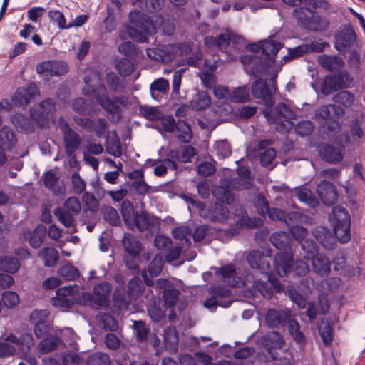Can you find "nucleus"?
<instances>
[{
  "label": "nucleus",
  "instance_id": "nucleus-2",
  "mask_svg": "<svg viewBox=\"0 0 365 365\" xmlns=\"http://www.w3.org/2000/svg\"><path fill=\"white\" fill-rule=\"evenodd\" d=\"M129 22L132 26L125 25L119 31V38H131L139 43L148 41V35L154 33L155 27L150 17L138 9L130 11Z\"/></svg>",
  "mask_w": 365,
  "mask_h": 365
},
{
  "label": "nucleus",
  "instance_id": "nucleus-8",
  "mask_svg": "<svg viewBox=\"0 0 365 365\" xmlns=\"http://www.w3.org/2000/svg\"><path fill=\"white\" fill-rule=\"evenodd\" d=\"M265 275L267 277L269 283L262 280H255L253 283V289L264 298L270 299L274 292H282L283 286L277 277V274L274 272V268L271 269L270 273Z\"/></svg>",
  "mask_w": 365,
  "mask_h": 365
},
{
  "label": "nucleus",
  "instance_id": "nucleus-60",
  "mask_svg": "<svg viewBox=\"0 0 365 365\" xmlns=\"http://www.w3.org/2000/svg\"><path fill=\"white\" fill-rule=\"evenodd\" d=\"M59 274L66 280H75L78 278L80 274L76 267L71 264H66L60 268Z\"/></svg>",
  "mask_w": 365,
  "mask_h": 365
},
{
  "label": "nucleus",
  "instance_id": "nucleus-24",
  "mask_svg": "<svg viewBox=\"0 0 365 365\" xmlns=\"http://www.w3.org/2000/svg\"><path fill=\"white\" fill-rule=\"evenodd\" d=\"M228 187L227 180L222 182L221 185L215 187L212 190L215 198L222 203L230 205L235 200V196Z\"/></svg>",
  "mask_w": 365,
  "mask_h": 365
},
{
  "label": "nucleus",
  "instance_id": "nucleus-5",
  "mask_svg": "<svg viewBox=\"0 0 365 365\" xmlns=\"http://www.w3.org/2000/svg\"><path fill=\"white\" fill-rule=\"evenodd\" d=\"M354 85V78L346 70L339 71L337 73L329 74L324 77L321 83L322 93L328 96L334 91L351 88Z\"/></svg>",
  "mask_w": 365,
  "mask_h": 365
},
{
  "label": "nucleus",
  "instance_id": "nucleus-49",
  "mask_svg": "<svg viewBox=\"0 0 365 365\" xmlns=\"http://www.w3.org/2000/svg\"><path fill=\"white\" fill-rule=\"evenodd\" d=\"M266 357L268 360L273 361L272 365H292V356L287 352L284 353L283 356H280L279 353L268 349Z\"/></svg>",
  "mask_w": 365,
  "mask_h": 365
},
{
  "label": "nucleus",
  "instance_id": "nucleus-56",
  "mask_svg": "<svg viewBox=\"0 0 365 365\" xmlns=\"http://www.w3.org/2000/svg\"><path fill=\"white\" fill-rule=\"evenodd\" d=\"M228 187L234 190H247L252 187V183L250 180H246L243 178L235 177L232 178L227 180Z\"/></svg>",
  "mask_w": 365,
  "mask_h": 365
},
{
  "label": "nucleus",
  "instance_id": "nucleus-3",
  "mask_svg": "<svg viewBox=\"0 0 365 365\" xmlns=\"http://www.w3.org/2000/svg\"><path fill=\"white\" fill-rule=\"evenodd\" d=\"M292 252H279L274 257V272L282 277L287 275L292 268L294 274L299 277L305 276L309 272L307 264L303 261H297L294 264Z\"/></svg>",
  "mask_w": 365,
  "mask_h": 365
},
{
  "label": "nucleus",
  "instance_id": "nucleus-51",
  "mask_svg": "<svg viewBox=\"0 0 365 365\" xmlns=\"http://www.w3.org/2000/svg\"><path fill=\"white\" fill-rule=\"evenodd\" d=\"M329 25V22L326 19L317 15L314 12L306 29L314 31H322L327 29Z\"/></svg>",
  "mask_w": 365,
  "mask_h": 365
},
{
  "label": "nucleus",
  "instance_id": "nucleus-34",
  "mask_svg": "<svg viewBox=\"0 0 365 365\" xmlns=\"http://www.w3.org/2000/svg\"><path fill=\"white\" fill-rule=\"evenodd\" d=\"M318 331L324 345L325 346L331 345L333 341V333L330 323L326 319H321L318 323Z\"/></svg>",
  "mask_w": 365,
  "mask_h": 365
},
{
  "label": "nucleus",
  "instance_id": "nucleus-1",
  "mask_svg": "<svg viewBox=\"0 0 365 365\" xmlns=\"http://www.w3.org/2000/svg\"><path fill=\"white\" fill-rule=\"evenodd\" d=\"M91 79L90 76H85L83 82L85 86L83 88V93L89 97L96 98L98 103L108 114L115 116L117 119L121 118V108L117 103L126 106L129 103L128 98L125 96H115L113 99L109 97L106 87L103 84L93 86L90 84Z\"/></svg>",
  "mask_w": 365,
  "mask_h": 365
},
{
  "label": "nucleus",
  "instance_id": "nucleus-52",
  "mask_svg": "<svg viewBox=\"0 0 365 365\" xmlns=\"http://www.w3.org/2000/svg\"><path fill=\"white\" fill-rule=\"evenodd\" d=\"M106 82L111 91L115 93H124L125 85L121 81L114 72L108 73Z\"/></svg>",
  "mask_w": 365,
  "mask_h": 365
},
{
  "label": "nucleus",
  "instance_id": "nucleus-58",
  "mask_svg": "<svg viewBox=\"0 0 365 365\" xmlns=\"http://www.w3.org/2000/svg\"><path fill=\"white\" fill-rule=\"evenodd\" d=\"M286 292L290 299L298 307V308L304 309L306 307L307 304L306 298L297 292L293 287H288Z\"/></svg>",
  "mask_w": 365,
  "mask_h": 365
},
{
  "label": "nucleus",
  "instance_id": "nucleus-35",
  "mask_svg": "<svg viewBox=\"0 0 365 365\" xmlns=\"http://www.w3.org/2000/svg\"><path fill=\"white\" fill-rule=\"evenodd\" d=\"M332 101L344 108H349L355 101V96L350 91L341 90L332 97Z\"/></svg>",
  "mask_w": 365,
  "mask_h": 365
},
{
  "label": "nucleus",
  "instance_id": "nucleus-13",
  "mask_svg": "<svg viewBox=\"0 0 365 365\" xmlns=\"http://www.w3.org/2000/svg\"><path fill=\"white\" fill-rule=\"evenodd\" d=\"M276 92L275 86H268L264 79L256 80L252 86V93L255 98L261 99L267 106L274 105L273 96Z\"/></svg>",
  "mask_w": 365,
  "mask_h": 365
},
{
  "label": "nucleus",
  "instance_id": "nucleus-41",
  "mask_svg": "<svg viewBox=\"0 0 365 365\" xmlns=\"http://www.w3.org/2000/svg\"><path fill=\"white\" fill-rule=\"evenodd\" d=\"M175 130L178 133V139L183 143H189L192 138V132L190 125L183 120L177 121Z\"/></svg>",
  "mask_w": 365,
  "mask_h": 365
},
{
  "label": "nucleus",
  "instance_id": "nucleus-57",
  "mask_svg": "<svg viewBox=\"0 0 365 365\" xmlns=\"http://www.w3.org/2000/svg\"><path fill=\"white\" fill-rule=\"evenodd\" d=\"M232 102L244 103L250 100V91L247 86H240L232 91L230 96Z\"/></svg>",
  "mask_w": 365,
  "mask_h": 365
},
{
  "label": "nucleus",
  "instance_id": "nucleus-42",
  "mask_svg": "<svg viewBox=\"0 0 365 365\" xmlns=\"http://www.w3.org/2000/svg\"><path fill=\"white\" fill-rule=\"evenodd\" d=\"M38 255L43 259L44 265L46 267L54 266L59 259L58 251L52 247L41 250Z\"/></svg>",
  "mask_w": 365,
  "mask_h": 365
},
{
  "label": "nucleus",
  "instance_id": "nucleus-63",
  "mask_svg": "<svg viewBox=\"0 0 365 365\" xmlns=\"http://www.w3.org/2000/svg\"><path fill=\"white\" fill-rule=\"evenodd\" d=\"M82 200L86 206L84 212L90 211L93 213L98 210L99 203L93 194L86 192L83 194Z\"/></svg>",
  "mask_w": 365,
  "mask_h": 365
},
{
  "label": "nucleus",
  "instance_id": "nucleus-54",
  "mask_svg": "<svg viewBox=\"0 0 365 365\" xmlns=\"http://www.w3.org/2000/svg\"><path fill=\"white\" fill-rule=\"evenodd\" d=\"M180 292L174 286H170V289L163 292V299L167 308H173L179 298Z\"/></svg>",
  "mask_w": 365,
  "mask_h": 365
},
{
  "label": "nucleus",
  "instance_id": "nucleus-36",
  "mask_svg": "<svg viewBox=\"0 0 365 365\" xmlns=\"http://www.w3.org/2000/svg\"><path fill=\"white\" fill-rule=\"evenodd\" d=\"M116 71L123 77L131 75L136 68L135 63L128 58H123L117 61L115 66Z\"/></svg>",
  "mask_w": 365,
  "mask_h": 365
},
{
  "label": "nucleus",
  "instance_id": "nucleus-16",
  "mask_svg": "<svg viewBox=\"0 0 365 365\" xmlns=\"http://www.w3.org/2000/svg\"><path fill=\"white\" fill-rule=\"evenodd\" d=\"M291 319V312L288 309H269L267 311L265 321L272 329L284 327Z\"/></svg>",
  "mask_w": 365,
  "mask_h": 365
},
{
  "label": "nucleus",
  "instance_id": "nucleus-15",
  "mask_svg": "<svg viewBox=\"0 0 365 365\" xmlns=\"http://www.w3.org/2000/svg\"><path fill=\"white\" fill-rule=\"evenodd\" d=\"M356 40V35L349 26L342 29L335 36L334 47L340 53L350 49Z\"/></svg>",
  "mask_w": 365,
  "mask_h": 365
},
{
  "label": "nucleus",
  "instance_id": "nucleus-20",
  "mask_svg": "<svg viewBox=\"0 0 365 365\" xmlns=\"http://www.w3.org/2000/svg\"><path fill=\"white\" fill-rule=\"evenodd\" d=\"M319 64L326 71L329 72H337L344 66V61L338 56H330L322 54L317 58Z\"/></svg>",
  "mask_w": 365,
  "mask_h": 365
},
{
  "label": "nucleus",
  "instance_id": "nucleus-31",
  "mask_svg": "<svg viewBox=\"0 0 365 365\" xmlns=\"http://www.w3.org/2000/svg\"><path fill=\"white\" fill-rule=\"evenodd\" d=\"M146 291L144 284L138 277L131 279L128 284V292L131 298L141 300V297Z\"/></svg>",
  "mask_w": 365,
  "mask_h": 365
},
{
  "label": "nucleus",
  "instance_id": "nucleus-55",
  "mask_svg": "<svg viewBox=\"0 0 365 365\" xmlns=\"http://www.w3.org/2000/svg\"><path fill=\"white\" fill-rule=\"evenodd\" d=\"M106 151L114 157H120L122 147L119 138L117 136L108 139L106 143Z\"/></svg>",
  "mask_w": 365,
  "mask_h": 365
},
{
  "label": "nucleus",
  "instance_id": "nucleus-19",
  "mask_svg": "<svg viewBox=\"0 0 365 365\" xmlns=\"http://www.w3.org/2000/svg\"><path fill=\"white\" fill-rule=\"evenodd\" d=\"M317 192L322 202L326 205H333L336 200V188L328 181L323 180L319 183Z\"/></svg>",
  "mask_w": 365,
  "mask_h": 365
},
{
  "label": "nucleus",
  "instance_id": "nucleus-27",
  "mask_svg": "<svg viewBox=\"0 0 365 365\" xmlns=\"http://www.w3.org/2000/svg\"><path fill=\"white\" fill-rule=\"evenodd\" d=\"M154 220V217L145 212L137 213L134 218V222L130 224L128 227L131 230L137 228L139 231L148 230L152 226Z\"/></svg>",
  "mask_w": 365,
  "mask_h": 365
},
{
  "label": "nucleus",
  "instance_id": "nucleus-29",
  "mask_svg": "<svg viewBox=\"0 0 365 365\" xmlns=\"http://www.w3.org/2000/svg\"><path fill=\"white\" fill-rule=\"evenodd\" d=\"M16 142V135L10 128L4 126L0 129V146L2 149L10 150Z\"/></svg>",
  "mask_w": 365,
  "mask_h": 365
},
{
  "label": "nucleus",
  "instance_id": "nucleus-46",
  "mask_svg": "<svg viewBox=\"0 0 365 365\" xmlns=\"http://www.w3.org/2000/svg\"><path fill=\"white\" fill-rule=\"evenodd\" d=\"M282 47L280 42L275 41L272 38L262 41V52L267 57L274 56Z\"/></svg>",
  "mask_w": 365,
  "mask_h": 365
},
{
  "label": "nucleus",
  "instance_id": "nucleus-39",
  "mask_svg": "<svg viewBox=\"0 0 365 365\" xmlns=\"http://www.w3.org/2000/svg\"><path fill=\"white\" fill-rule=\"evenodd\" d=\"M271 243L279 250L290 247L291 239L289 235L284 231L274 232L270 237Z\"/></svg>",
  "mask_w": 365,
  "mask_h": 365
},
{
  "label": "nucleus",
  "instance_id": "nucleus-37",
  "mask_svg": "<svg viewBox=\"0 0 365 365\" xmlns=\"http://www.w3.org/2000/svg\"><path fill=\"white\" fill-rule=\"evenodd\" d=\"M61 340L57 336L50 335L44 338L38 344V351L45 354L54 351L61 344Z\"/></svg>",
  "mask_w": 365,
  "mask_h": 365
},
{
  "label": "nucleus",
  "instance_id": "nucleus-64",
  "mask_svg": "<svg viewBox=\"0 0 365 365\" xmlns=\"http://www.w3.org/2000/svg\"><path fill=\"white\" fill-rule=\"evenodd\" d=\"M163 267V257L156 255L148 266V272L151 277H156L160 274Z\"/></svg>",
  "mask_w": 365,
  "mask_h": 365
},
{
  "label": "nucleus",
  "instance_id": "nucleus-4",
  "mask_svg": "<svg viewBox=\"0 0 365 365\" xmlns=\"http://www.w3.org/2000/svg\"><path fill=\"white\" fill-rule=\"evenodd\" d=\"M329 220L339 241L347 243L351 240V219L348 211L341 206H336L329 214Z\"/></svg>",
  "mask_w": 365,
  "mask_h": 365
},
{
  "label": "nucleus",
  "instance_id": "nucleus-59",
  "mask_svg": "<svg viewBox=\"0 0 365 365\" xmlns=\"http://www.w3.org/2000/svg\"><path fill=\"white\" fill-rule=\"evenodd\" d=\"M254 206L258 214L262 217H265L270 209L268 201L262 194L257 195L255 197L254 200Z\"/></svg>",
  "mask_w": 365,
  "mask_h": 365
},
{
  "label": "nucleus",
  "instance_id": "nucleus-23",
  "mask_svg": "<svg viewBox=\"0 0 365 365\" xmlns=\"http://www.w3.org/2000/svg\"><path fill=\"white\" fill-rule=\"evenodd\" d=\"M111 291L112 287L108 282H104L96 285L93 290L95 302L100 306L108 305Z\"/></svg>",
  "mask_w": 365,
  "mask_h": 365
},
{
  "label": "nucleus",
  "instance_id": "nucleus-17",
  "mask_svg": "<svg viewBox=\"0 0 365 365\" xmlns=\"http://www.w3.org/2000/svg\"><path fill=\"white\" fill-rule=\"evenodd\" d=\"M73 292V287L71 286L58 288L56 292V297L51 298L52 305L61 309L72 307L75 303Z\"/></svg>",
  "mask_w": 365,
  "mask_h": 365
},
{
  "label": "nucleus",
  "instance_id": "nucleus-47",
  "mask_svg": "<svg viewBox=\"0 0 365 365\" xmlns=\"http://www.w3.org/2000/svg\"><path fill=\"white\" fill-rule=\"evenodd\" d=\"M288 331L293 340L297 344H304L305 337L302 331L299 329V324L298 322L291 317L287 323Z\"/></svg>",
  "mask_w": 365,
  "mask_h": 365
},
{
  "label": "nucleus",
  "instance_id": "nucleus-32",
  "mask_svg": "<svg viewBox=\"0 0 365 365\" xmlns=\"http://www.w3.org/2000/svg\"><path fill=\"white\" fill-rule=\"evenodd\" d=\"M240 215L242 217L237 221V225L240 227H246L248 228H257L263 225V220L259 217H250L245 208L240 206Z\"/></svg>",
  "mask_w": 365,
  "mask_h": 365
},
{
  "label": "nucleus",
  "instance_id": "nucleus-40",
  "mask_svg": "<svg viewBox=\"0 0 365 365\" xmlns=\"http://www.w3.org/2000/svg\"><path fill=\"white\" fill-rule=\"evenodd\" d=\"M294 195L300 202H304L312 207H314L319 205L317 198L309 189L300 187L295 191Z\"/></svg>",
  "mask_w": 365,
  "mask_h": 365
},
{
  "label": "nucleus",
  "instance_id": "nucleus-43",
  "mask_svg": "<svg viewBox=\"0 0 365 365\" xmlns=\"http://www.w3.org/2000/svg\"><path fill=\"white\" fill-rule=\"evenodd\" d=\"M120 212L124 222L128 226L134 222L135 216L138 212H135L133 203L128 200H124L120 206Z\"/></svg>",
  "mask_w": 365,
  "mask_h": 365
},
{
  "label": "nucleus",
  "instance_id": "nucleus-44",
  "mask_svg": "<svg viewBox=\"0 0 365 365\" xmlns=\"http://www.w3.org/2000/svg\"><path fill=\"white\" fill-rule=\"evenodd\" d=\"M101 214L104 220L113 226L120 223V218L117 210L110 205H104L101 207Z\"/></svg>",
  "mask_w": 365,
  "mask_h": 365
},
{
  "label": "nucleus",
  "instance_id": "nucleus-48",
  "mask_svg": "<svg viewBox=\"0 0 365 365\" xmlns=\"http://www.w3.org/2000/svg\"><path fill=\"white\" fill-rule=\"evenodd\" d=\"M314 11L307 7H299L294 9V15L299 25L307 28L308 22L311 20Z\"/></svg>",
  "mask_w": 365,
  "mask_h": 365
},
{
  "label": "nucleus",
  "instance_id": "nucleus-18",
  "mask_svg": "<svg viewBox=\"0 0 365 365\" xmlns=\"http://www.w3.org/2000/svg\"><path fill=\"white\" fill-rule=\"evenodd\" d=\"M38 93V88L34 83H30L27 87L18 88L12 98L15 106H25Z\"/></svg>",
  "mask_w": 365,
  "mask_h": 365
},
{
  "label": "nucleus",
  "instance_id": "nucleus-38",
  "mask_svg": "<svg viewBox=\"0 0 365 365\" xmlns=\"http://www.w3.org/2000/svg\"><path fill=\"white\" fill-rule=\"evenodd\" d=\"M211 103V99L206 92H197L190 101V106L195 110H202L207 108Z\"/></svg>",
  "mask_w": 365,
  "mask_h": 365
},
{
  "label": "nucleus",
  "instance_id": "nucleus-30",
  "mask_svg": "<svg viewBox=\"0 0 365 365\" xmlns=\"http://www.w3.org/2000/svg\"><path fill=\"white\" fill-rule=\"evenodd\" d=\"M11 121L16 129L20 130L21 133H29L34 129V126L31 120L28 117L22 114L18 113L14 115L11 118Z\"/></svg>",
  "mask_w": 365,
  "mask_h": 365
},
{
  "label": "nucleus",
  "instance_id": "nucleus-26",
  "mask_svg": "<svg viewBox=\"0 0 365 365\" xmlns=\"http://www.w3.org/2000/svg\"><path fill=\"white\" fill-rule=\"evenodd\" d=\"M262 344L267 347V350L271 349H282L285 342L282 334L277 331H271L265 334L262 339Z\"/></svg>",
  "mask_w": 365,
  "mask_h": 365
},
{
  "label": "nucleus",
  "instance_id": "nucleus-21",
  "mask_svg": "<svg viewBox=\"0 0 365 365\" xmlns=\"http://www.w3.org/2000/svg\"><path fill=\"white\" fill-rule=\"evenodd\" d=\"M196 154L195 149L191 145H182L178 148L170 150L168 156L175 158L178 162L188 163Z\"/></svg>",
  "mask_w": 365,
  "mask_h": 365
},
{
  "label": "nucleus",
  "instance_id": "nucleus-62",
  "mask_svg": "<svg viewBox=\"0 0 365 365\" xmlns=\"http://www.w3.org/2000/svg\"><path fill=\"white\" fill-rule=\"evenodd\" d=\"M110 358L104 353H95L91 355L87 360V365H110Z\"/></svg>",
  "mask_w": 365,
  "mask_h": 365
},
{
  "label": "nucleus",
  "instance_id": "nucleus-50",
  "mask_svg": "<svg viewBox=\"0 0 365 365\" xmlns=\"http://www.w3.org/2000/svg\"><path fill=\"white\" fill-rule=\"evenodd\" d=\"M20 267L19 260L14 257H0V270L9 272H16Z\"/></svg>",
  "mask_w": 365,
  "mask_h": 365
},
{
  "label": "nucleus",
  "instance_id": "nucleus-10",
  "mask_svg": "<svg viewBox=\"0 0 365 365\" xmlns=\"http://www.w3.org/2000/svg\"><path fill=\"white\" fill-rule=\"evenodd\" d=\"M211 270L221 276L223 282L231 287H242L246 284L245 279L239 275L234 264H229L221 267H212Z\"/></svg>",
  "mask_w": 365,
  "mask_h": 365
},
{
  "label": "nucleus",
  "instance_id": "nucleus-22",
  "mask_svg": "<svg viewBox=\"0 0 365 365\" xmlns=\"http://www.w3.org/2000/svg\"><path fill=\"white\" fill-rule=\"evenodd\" d=\"M312 259L314 272L321 277H327L331 272V262L329 258L323 254H317Z\"/></svg>",
  "mask_w": 365,
  "mask_h": 365
},
{
  "label": "nucleus",
  "instance_id": "nucleus-25",
  "mask_svg": "<svg viewBox=\"0 0 365 365\" xmlns=\"http://www.w3.org/2000/svg\"><path fill=\"white\" fill-rule=\"evenodd\" d=\"M320 155L324 160L334 164L343 159L341 150L331 145H324L320 150Z\"/></svg>",
  "mask_w": 365,
  "mask_h": 365
},
{
  "label": "nucleus",
  "instance_id": "nucleus-7",
  "mask_svg": "<svg viewBox=\"0 0 365 365\" xmlns=\"http://www.w3.org/2000/svg\"><path fill=\"white\" fill-rule=\"evenodd\" d=\"M81 209V203L78 198L68 197L64 202V209L57 207L54 210L53 214L66 227H72L75 224L73 215H77Z\"/></svg>",
  "mask_w": 365,
  "mask_h": 365
},
{
  "label": "nucleus",
  "instance_id": "nucleus-14",
  "mask_svg": "<svg viewBox=\"0 0 365 365\" xmlns=\"http://www.w3.org/2000/svg\"><path fill=\"white\" fill-rule=\"evenodd\" d=\"M176 44L160 45L146 49L148 57L160 62H171L175 58Z\"/></svg>",
  "mask_w": 365,
  "mask_h": 365
},
{
  "label": "nucleus",
  "instance_id": "nucleus-33",
  "mask_svg": "<svg viewBox=\"0 0 365 365\" xmlns=\"http://www.w3.org/2000/svg\"><path fill=\"white\" fill-rule=\"evenodd\" d=\"M123 245L126 252L132 256H138L141 251L140 242L132 235H125Z\"/></svg>",
  "mask_w": 365,
  "mask_h": 365
},
{
  "label": "nucleus",
  "instance_id": "nucleus-9",
  "mask_svg": "<svg viewBox=\"0 0 365 365\" xmlns=\"http://www.w3.org/2000/svg\"><path fill=\"white\" fill-rule=\"evenodd\" d=\"M58 123L63 135L66 153L68 156L71 157L81 145V138L62 117L58 118Z\"/></svg>",
  "mask_w": 365,
  "mask_h": 365
},
{
  "label": "nucleus",
  "instance_id": "nucleus-6",
  "mask_svg": "<svg viewBox=\"0 0 365 365\" xmlns=\"http://www.w3.org/2000/svg\"><path fill=\"white\" fill-rule=\"evenodd\" d=\"M263 115L271 123L282 124L287 129L292 128L293 123L291 119L294 117V112L284 103H279L274 109L272 106H267L264 108Z\"/></svg>",
  "mask_w": 365,
  "mask_h": 365
},
{
  "label": "nucleus",
  "instance_id": "nucleus-28",
  "mask_svg": "<svg viewBox=\"0 0 365 365\" xmlns=\"http://www.w3.org/2000/svg\"><path fill=\"white\" fill-rule=\"evenodd\" d=\"M24 237L30 236L29 244L34 248L39 247L43 241L44 240L46 235V228L43 225H38L31 234L30 232L26 233V232L23 234Z\"/></svg>",
  "mask_w": 365,
  "mask_h": 365
},
{
  "label": "nucleus",
  "instance_id": "nucleus-53",
  "mask_svg": "<svg viewBox=\"0 0 365 365\" xmlns=\"http://www.w3.org/2000/svg\"><path fill=\"white\" fill-rule=\"evenodd\" d=\"M29 115L31 118L36 123L40 128H46L49 124V117L47 114L43 113L41 110L37 108H31L29 110Z\"/></svg>",
  "mask_w": 365,
  "mask_h": 365
},
{
  "label": "nucleus",
  "instance_id": "nucleus-11",
  "mask_svg": "<svg viewBox=\"0 0 365 365\" xmlns=\"http://www.w3.org/2000/svg\"><path fill=\"white\" fill-rule=\"evenodd\" d=\"M272 251L267 250L266 254L262 253L257 250H252L247 255L246 259L252 269H257L263 274L270 273L272 267L267 258L271 259Z\"/></svg>",
  "mask_w": 365,
  "mask_h": 365
},
{
  "label": "nucleus",
  "instance_id": "nucleus-45",
  "mask_svg": "<svg viewBox=\"0 0 365 365\" xmlns=\"http://www.w3.org/2000/svg\"><path fill=\"white\" fill-rule=\"evenodd\" d=\"M229 215V210L226 206L215 203L210 210V219L212 222H222Z\"/></svg>",
  "mask_w": 365,
  "mask_h": 365
},
{
  "label": "nucleus",
  "instance_id": "nucleus-61",
  "mask_svg": "<svg viewBox=\"0 0 365 365\" xmlns=\"http://www.w3.org/2000/svg\"><path fill=\"white\" fill-rule=\"evenodd\" d=\"M140 112L146 119L150 120H160L163 118V113L156 107L141 106Z\"/></svg>",
  "mask_w": 365,
  "mask_h": 365
},
{
  "label": "nucleus",
  "instance_id": "nucleus-12",
  "mask_svg": "<svg viewBox=\"0 0 365 365\" xmlns=\"http://www.w3.org/2000/svg\"><path fill=\"white\" fill-rule=\"evenodd\" d=\"M68 65L63 61H47L36 66V73L45 78L58 76L66 73Z\"/></svg>",
  "mask_w": 365,
  "mask_h": 365
}]
</instances>
